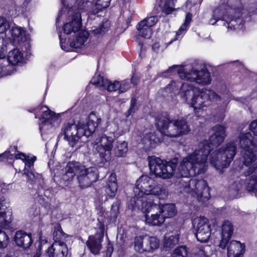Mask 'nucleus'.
I'll return each instance as SVG.
<instances>
[{
  "label": "nucleus",
  "instance_id": "nucleus-1",
  "mask_svg": "<svg viewBox=\"0 0 257 257\" xmlns=\"http://www.w3.org/2000/svg\"><path fill=\"white\" fill-rule=\"evenodd\" d=\"M236 150V144L230 142L211 151L210 145L204 141L184 157L179 165L174 161L166 162L154 156H149L147 160L151 172L163 179L188 178L205 173L209 164L218 170L227 167L233 160Z\"/></svg>",
  "mask_w": 257,
  "mask_h": 257
},
{
  "label": "nucleus",
  "instance_id": "nucleus-2",
  "mask_svg": "<svg viewBox=\"0 0 257 257\" xmlns=\"http://www.w3.org/2000/svg\"><path fill=\"white\" fill-rule=\"evenodd\" d=\"M134 193L135 196L131 199L128 208L133 210L141 209L145 214L144 221L146 224L152 226L162 225L165 220L160 206L155 203L149 195L164 200L168 196L167 187L147 175H142L136 182Z\"/></svg>",
  "mask_w": 257,
  "mask_h": 257
},
{
  "label": "nucleus",
  "instance_id": "nucleus-3",
  "mask_svg": "<svg viewBox=\"0 0 257 257\" xmlns=\"http://www.w3.org/2000/svg\"><path fill=\"white\" fill-rule=\"evenodd\" d=\"M180 92L181 97L196 111L207 107L210 102H218L222 100L221 105L215 109V116L219 120L224 119L226 106L229 101L228 97H222L214 91L206 88L200 91L198 87L188 83H183Z\"/></svg>",
  "mask_w": 257,
  "mask_h": 257
},
{
  "label": "nucleus",
  "instance_id": "nucleus-4",
  "mask_svg": "<svg viewBox=\"0 0 257 257\" xmlns=\"http://www.w3.org/2000/svg\"><path fill=\"white\" fill-rule=\"evenodd\" d=\"M101 121L100 116L96 112H92L88 115L86 124L80 122L78 124H67L63 129L64 138L69 145L73 147L83 136L87 138L91 135Z\"/></svg>",
  "mask_w": 257,
  "mask_h": 257
},
{
  "label": "nucleus",
  "instance_id": "nucleus-5",
  "mask_svg": "<svg viewBox=\"0 0 257 257\" xmlns=\"http://www.w3.org/2000/svg\"><path fill=\"white\" fill-rule=\"evenodd\" d=\"M75 176H77L81 188L88 187L97 180V174L94 168H86L78 162H70L65 167V173L62 177L66 186L71 184Z\"/></svg>",
  "mask_w": 257,
  "mask_h": 257
},
{
  "label": "nucleus",
  "instance_id": "nucleus-6",
  "mask_svg": "<svg viewBox=\"0 0 257 257\" xmlns=\"http://www.w3.org/2000/svg\"><path fill=\"white\" fill-rule=\"evenodd\" d=\"M236 143L245 152L243 156L244 175L252 174L257 170V156L252 151L257 149V139L252 137L250 133H241Z\"/></svg>",
  "mask_w": 257,
  "mask_h": 257
},
{
  "label": "nucleus",
  "instance_id": "nucleus-7",
  "mask_svg": "<svg viewBox=\"0 0 257 257\" xmlns=\"http://www.w3.org/2000/svg\"><path fill=\"white\" fill-rule=\"evenodd\" d=\"M167 73L172 75L178 74L182 79L202 85L209 84L211 81L210 74L207 69L204 67L200 70L193 67H184L174 65L169 68Z\"/></svg>",
  "mask_w": 257,
  "mask_h": 257
},
{
  "label": "nucleus",
  "instance_id": "nucleus-8",
  "mask_svg": "<svg viewBox=\"0 0 257 257\" xmlns=\"http://www.w3.org/2000/svg\"><path fill=\"white\" fill-rule=\"evenodd\" d=\"M162 134L170 138H176L188 134L190 130L186 120L179 118L171 121L166 116H160L156 122Z\"/></svg>",
  "mask_w": 257,
  "mask_h": 257
},
{
  "label": "nucleus",
  "instance_id": "nucleus-9",
  "mask_svg": "<svg viewBox=\"0 0 257 257\" xmlns=\"http://www.w3.org/2000/svg\"><path fill=\"white\" fill-rule=\"evenodd\" d=\"M179 183L180 186L179 189L181 193L189 194L202 201L209 198V188L204 180H197L193 179L187 182L182 179Z\"/></svg>",
  "mask_w": 257,
  "mask_h": 257
},
{
  "label": "nucleus",
  "instance_id": "nucleus-10",
  "mask_svg": "<svg viewBox=\"0 0 257 257\" xmlns=\"http://www.w3.org/2000/svg\"><path fill=\"white\" fill-rule=\"evenodd\" d=\"M40 118V131L42 136L46 134L51 133L54 127L57 126L60 122V119L58 115L51 111L46 106H41L36 110L35 117L37 118L41 114Z\"/></svg>",
  "mask_w": 257,
  "mask_h": 257
},
{
  "label": "nucleus",
  "instance_id": "nucleus-11",
  "mask_svg": "<svg viewBox=\"0 0 257 257\" xmlns=\"http://www.w3.org/2000/svg\"><path fill=\"white\" fill-rule=\"evenodd\" d=\"M227 13L224 7L215 9L213 11L212 18L209 21L210 24L213 25L218 21L221 20L224 22L223 25L228 30L233 31L241 29L242 27L241 20L239 17L233 19L228 14H225Z\"/></svg>",
  "mask_w": 257,
  "mask_h": 257
},
{
  "label": "nucleus",
  "instance_id": "nucleus-12",
  "mask_svg": "<svg viewBox=\"0 0 257 257\" xmlns=\"http://www.w3.org/2000/svg\"><path fill=\"white\" fill-rule=\"evenodd\" d=\"M192 225L197 240L201 242L208 241L211 233L209 220L204 216L197 217L192 220Z\"/></svg>",
  "mask_w": 257,
  "mask_h": 257
},
{
  "label": "nucleus",
  "instance_id": "nucleus-13",
  "mask_svg": "<svg viewBox=\"0 0 257 257\" xmlns=\"http://www.w3.org/2000/svg\"><path fill=\"white\" fill-rule=\"evenodd\" d=\"M114 139L103 135L97 138L93 143V148L101 158L107 161L110 159Z\"/></svg>",
  "mask_w": 257,
  "mask_h": 257
},
{
  "label": "nucleus",
  "instance_id": "nucleus-14",
  "mask_svg": "<svg viewBox=\"0 0 257 257\" xmlns=\"http://www.w3.org/2000/svg\"><path fill=\"white\" fill-rule=\"evenodd\" d=\"M88 37V33L84 31H80L76 34V38L72 41L69 45L65 43V40L62 38L61 35H59L60 46L63 50L65 51H70V48L76 49L81 48L84 45Z\"/></svg>",
  "mask_w": 257,
  "mask_h": 257
},
{
  "label": "nucleus",
  "instance_id": "nucleus-15",
  "mask_svg": "<svg viewBox=\"0 0 257 257\" xmlns=\"http://www.w3.org/2000/svg\"><path fill=\"white\" fill-rule=\"evenodd\" d=\"M158 21V18L156 16L147 17L140 22L137 25V28L139 35L141 37L149 38L152 34V28Z\"/></svg>",
  "mask_w": 257,
  "mask_h": 257
},
{
  "label": "nucleus",
  "instance_id": "nucleus-16",
  "mask_svg": "<svg viewBox=\"0 0 257 257\" xmlns=\"http://www.w3.org/2000/svg\"><path fill=\"white\" fill-rule=\"evenodd\" d=\"M8 44L6 34L0 35V75L1 76L8 74L9 73L8 68L10 67L8 61L6 60Z\"/></svg>",
  "mask_w": 257,
  "mask_h": 257
},
{
  "label": "nucleus",
  "instance_id": "nucleus-17",
  "mask_svg": "<svg viewBox=\"0 0 257 257\" xmlns=\"http://www.w3.org/2000/svg\"><path fill=\"white\" fill-rule=\"evenodd\" d=\"M63 30L67 35L78 34L80 31H84L82 30L81 17L79 13L72 16L71 20L64 25Z\"/></svg>",
  "mask_w": 257,
  "mask_h": 257
},
{
  "label": "nucleus",
  "instance_id": "nucleus-18",
  "mask_svg": "<svg viewBox=\"0 0 257 257\" xmlns=\"http://www.w3.org/2000/svg\"><path fill=\"white\" fill-rule=\"evenodd\" d=\"M212 130L213 133L210 137V143L213 146H218L223 142L226 136V127L217 124L212 128Z\"/></svg>",
  "mask_w": 257,
  "mask_h": 257
},
{
  "label": "nucleus",
  "instance_id": "nucleus-19",
  "mask_svg": "<svg viewBox=\"0 0 257 257\" xmlns=\"http://www.w3.org/2000/svg\"><path fill=\"white\" fill-rule=\"evenodd\" d=\"M68 248L64 242L55 241L48 248L47 254L49 257H66Z\"/></svg>",
  "mask_w": 257,
  "mask_h": 257
},
{
  "label": "nucleus",
  "instance_id": "nucleus-20",
  "mask_svg": "<svg viewBox=\"0 0 257 257\" xmlns=\"http://www.w3.org/2000/svg\"><path fill=\"white\" fill-rule=\"evenodd\" d=\"M103 238V235H99L98 233L90 235L88 237L86 245L92 253L97 254L99 253L102 248L101 243Z\"/></svg>",
  "mask_w": 257,
  "mask_h": 257
},
{
  "label": "nucleus",
  "instance_id": "nucleus-21",
  "mask_svg": "<svg viewBox=\"0 0 257 257\" xmlns=\"http://www.w3.org/2000/svg\"><path fill=\"white\" fill-rule=\"evenodd\" d=\"M0 158H6L7 160H12L14 158L16 159H21L25 161V168H26L27 169H31L30 168L33 165L36 159L35 157L30 158L22 153L14 155L11 153L10 151H6L4 153L0 155Z\"/></svg>",
  "mask_w": 257,
  "mask_h": 257
},
{
  "label": "nucleus",
  "instance_id": "nucleus-22",
  "mask_svg": "<svg viewBox=\"0 0 257 257\" xmlns=\"http://www.w3.org/2000/svg\"><path fill=\"white\" fill-rule=\"evenodd\" d=\"M233 228L231 222L228 220L223 222L221 229V239L220 243V247L224 248L230 239L233 233Z\"/></svg>",
  "mask_w": 257,
  "mask_h": 257
},
{
  "label": "nucleus",
  "instance_id": "nucleus-23",
  "mask_svg": "<svg viewBox=\"0 0 257 257\" xmlns=\"http://www.w3.org/2000/svg\"><path fill=\"white\" fill-rule=\"evenodd\" d=\"M245 246L236 240L231 241L227 247V257H242Z\"/></svg>",
  "mask_w": 257,
  "mask_h": 257
},
{
  "label": "nucleus",
  "instance_id": "nucleus-24",
  "mask_svg": "<svg viewBox=\"0 0 257 257\" xmlns=\"http://www.w3.org/2000/svg\"><path fill=\"white\" fill-rule=\"evenodd\" d=\"M11 36L10 40L14 44H19L25 42L27 38L26 36L25 31L18 26L12 27L10 31Z\"/></svg>",
  "mask_w": 257,
  "mask_h": 257
},
{
  "label": "nucleus",
  "instance_id": "nucleus-25",
  "mask_svg": "<svg viewBox=\"0 0 257 257\" xmlns=\"http://www.w3.org/2000/svg\"><path fill=\"white\" fill-rule=\"evenodd\" d=\"M15 241L17 245L26 249L31 246L33 241L30 234L19 231L16 233Z\"/></svg>",
  "mask_w": 257,
  "mask_h": 257
},
{
  "label": "nucleus",
  "instance_id": "nucleus-26",
  "mask_svg": "<svg viewBox=\"0 0 257 257\" xmlns=\"http://www.w3.org/2000/svg\"><path fill=\"white\" fill-rule=\"evenodd\" d=\"M23 59V54L19 49H14L10 51L8 54V59H6L8 61V65L10 66V68H8L9 73L6 75L11 74L10 70L11 69L12 66L9 65V63L13 65H15L21 63Z\"/></svg>",
  "mask_w": 257,
  "mask_h": 257
},
{
  "label": "nucleus",
  "instance_id": "nucleus-27",
  "mask_svg": "<svg viewBox=\"0 0 257 257\" xmlns=\"http://www.w3.org/2000/svg\"><path fill=\"white\" fill-rule=\"evenodd\" d=\"M117 188L116 175L112 173L107 179L106 192L109 196L113 197L116 193Z\"/></svg>",
  "mask_w": 257,
  "mask_h": 257
},
{
  "label": "nucleus",
  "instance_id": "nucleus-28",
  "mask_svg": "<svg viewBox=\"0 0 257 257\" xmlns=\"http://www.w3.org/2000/svg\"><path fill=\"white\" fill-rule=\"evenodd\" d=\"M159 205L160 206V210H161V212L163 216H164L165 220L166 218L172 217L177 214V211L174 204H160Z\"/></svg>",
  "mask_w": 257,
  "mask_h": 257
},
{
  "label": "nucleus",
  "instance_id": "nucleus-29",
  "mask_svg": "<svg viewBox=\"0 0 257 257\" xmlns=\"http://www.w3.org/2000/svg\"><path fill=\"white\" fill-rule=\"evenodd\" d=\"M142 143L145 145L146 150L154 148L160 142V139L157 137L155 133L147 134L142 140Z\"/></svg>",
  "mask_w": 257,
  "mask_h": 257
},
{
  "label": "nucleus",
  "instance_id": "nucleus-30",
  "mask_svg": "<svg viewBox=\"0 0 257 257\" xmlns=\"http://www.w3.org/2000/svg\"><path fill=\"white\" fill-rule=\"evenodd\" d=\"M11 221V212L0 207V227L6 228Z\"/></svg>",
  "mask_w": 257,
  "mask_h": 257
},
{
  "label": "nucleus",
  "instance_id": "nucleus-31",
  "mask_svg": "<svg viewBox=\"0 0 257 257\" xmlns=\"http://www.w3.org/2000/svg\"><path fill=\"white\" fill-rule=\"evenodd\" d=\"M159 245V239L154 236L145 238V249L146 251L151 252L158 248Z\"/></svg>",
  "mask_w": 257,
  "mask_h": 257
},
{
  "label": "nucleus",
  "instance_id": "nucleus-32",
  "mask_svg": "<svg viewBox=\"0 0 257 257\" xmlns=\"http://www.w3.org/2000/svg\"><path fill=\"white\" fill-rule=\"evenodd\" d=\"M110 22L107 20L102 22L98 28H95L92 31L94 35L99 37L107 32L110 27Z\"/></svg>",
  "mask_w": 257,
  "mask_h": 257
},
{
  "label": "nucleus",
  "instance_id": "nucleus-33",
  "mask_svg": "<svg viewBox=\"0 0 257 257\" xmlns=\"http://www.w3.org/2000/svg\"><path fill=\"white\" fill-rule=\"evenodd\" d=\"M182 84L178 81H171L165 88L166 91L169 93H173L175 95L179 94L181 96V89Z\"/></svg>",
  "mask_w": 257,
  "mask_h": 257
},
{
  "label": "nucleus",
  "instance_id": "nucleus-34",
  "mask_svg": "<svg viewBox=\"0 0 257 257\" xmlns=\"http://www.w3.org/2000/svg\"><path fill=\"white\" fill-rule=\"evenodd\" d=\"M134 248L135 251L140 253L146 251L145 249V238L142 236L136 237L134 242Z\"/></svg>",
  "mask_w": 257,
  "mask_h": 257
},
{
  "label": "nucleus",
  "instance_id": "nucleus-35",
  "mask_svg": "<svg viewBox=\"0 0 257 257\" xmlns=\"http://www.w3.org/2000/svg\"><path fill=\"white\" fill-rule=\"evenodd\" d=\"M127 150V143L125 141L117 142V145L114 148L115 155L119 157L124 156Z\"/></svg>",
  "mask_w": 257,
  "mask_h": 257
},
{
  "label": "nucleus",
  "instance_id": "nucleus-36",
  "mask_svg": "<svg viewBox=\"0 0 257 257\" xmlns=\"http://www.w3.org/2000/svg\"><path fill=\"white\" fill-rule=\"evenodd\" d=\"M157 2L162 7V11L166 14H169L173 11V0H157Z\"/></svg>",
  "mask_w": 257,
  "mask_h": 257
},
{
  "label": "nucleus",
  "instance_id": "nucleus-37",
  "mask_svg": "<svg viewBox=\"0 0 257 257\" xmlns=\"http://www.w3.org/2000/svg\"><path fill=\"white\" fill-rule=\"evenodd\" d=\"M179 242V235L176 234L169 236H166L164 238V245L166 247H173Z\"/></svg>",
  "mask_w": 257,
  "mask_h": 257
},
{
  "label": "nucleus",
  "instance_id": "nucleus-38",
  "mask_svg": "<svg viewBox=\"0 0 257 257\" xmlns=\"http://www.w3.org/2000/svg\"><path fill=\"white\" fill-rule=\"evenodd\" d=\"M247 183V188L249 191L257 192V176L253 174Z\"/></svg>",
  "mask_w": 257,
  "mask_h": 257
},
{
  "label": "nucleus",
  "instance_id": "nucleus-39",
  "mask_svg": "<svg viewBox=\"0 0 257 257\" xmlns=\"http://www.w3.org/2000/svg\"><path fill=\"white\" fill-rule=\"evenodd\" d=\"M172 257H187L186 247L181 246L176 248L173 252Z\"/></svg>",
  "mask_w": 257,
  "mask_h": 257
},
{
  "label": "nucleus",
  "instance_id": "nucleus-40",
  "mask_svg": "<svg viewBox=\"0 0 257 257\" xmlns=\"http://www.w3.org/2000/svg\"><path fill=\"white\" fill-rule=\"evenodd\" d=\"M11 188L12 185L11 184H0V202L5 201L4 195L8 192Z\"/></svg>",
  "mask_w": 257,
  "mask_h": 257
},
{
  "label": "nucleus",
  "instance_id": "nucleus-41",
  "mask_svg": "<svg viewBox=\"0 0 257 257\" xmlns=\"http://www.w3.org/2000/svg\"><path fill=\"white\" fill-rule=\"evenodd\" d=\"M119 81H115L111 82L107 80L105 82V84L104 87L108 91H118Z\"/></svg>",
  "mask_w": 257,
  "mask_h": 257
},
{
  "label": "nucleus",
  "instance_id": "nucleus-42",
  "mask_svg": "<svg viewBox=\"0 0 257 257\" xmlns=\"http://www.w3.org/2000/svg\"><path fill=\"white\" fill-rule=\"evenodd\" d=\"M9 28V22L5 18L0 17V35L5 34L6 32Z\"/></svg>",
  "mask_w": 257,
  "mask_h": 257
},
{
  "label": "nucleus",
  "instance_id": "nucleus-43",
  "mask_svg": "<svg viewBox=\"0 0 257 257\" xmlns=\"http://www.w3.org/2000/svg\"><path fill=\"white\" fill-rule=\"evenodd\" d=\"M107 80L100 75H96L93 78L92 83L98 87H104Z\"/></svg>",
  "mask_w": 257,
  "mask_h": 257
},
{
  "label": "nucleus",
  "instance_id": "nucleus-44",
  "mask_svg": "<svg viewBox=\"0 0 257 257\" xmlns=\"http://www.w3.org/2000/svg\"><path fill=\"white\" fill-rule=\"evenodd\" d=\"M9 243V237L6 233L0 229V248L6 247Z\"/></svg>",
  "mask_w": 257,
  "mask_h": 257
},
{
  "label": "nucleus",
  "instance_id": "nucleus-45",
  "mask_svg": "<svg viewBox=\"0 0 257 257\" xmlns=\"http://www.w3.org/2000/svg\"><path fill=\"white\" fill-rule=\"evenodd\" d=\"M110 213V220L114 221L119 214V205L118 203H115L112 205Z\"/></svg>",
  "mask_w": 257,
  "mask_h": 257
},
{
  "label": "nucleus",
  "instance_id": "nucleus-46",
  "mask_svg": "<svg viewBox=\"0 0 257 257\" xmlns=\"http://www.w3.org/2000/svg\"><path fill=\"white\" fill-rule=\"evenodd\" d=\"M130 84L127 81L123 80L120 82H119V86H118V92L119 93H123L125 92L130 88Z\"/></svg>",
  "mask_w": 257,
  "mask_h": 257
},
{
  "label": "nucleus",
  "instance_id": "nucleus-47",
  "mask_svg": "<svg viewBox=\"0 0 257 257\" xmlns=\"http://www.w3.org/2000/svg\"><path fill=\"white\" fill-rule=\"evenodd\" d=\"M110 0H98L96 5L98 6V9L101 10L107 8L110 4Z\"/></svg>",
  "mask_w": 257,
  "mask_h": 257
},
{
  "label": "nucleus",
  "instance_id": "nucleus-48",
  "mask_svg": "<svg viewBox=\"0 0 257 257\" xmlns=\"http://www.w3.org/2000/svg\"><path fill=\"white\" fill-rule=\"evenodd\" d=\"M24 174L26 175L28 178V179L34 181L35 179V175L34 173L31 169H27L26 168H24Z\"/></svg>",
  "mask_w": 257,
  "mask_h": 257
},
{
  "label": "nucleus",
  "instance_id": "nucleus-49",
  "mask_svg": "<svg viewBox=\"0 0 257 257\" xmlns=\"http://www.w3.org/2000/svg\"><path fill=\"white\" fill-rule=\"evenodd\" d=\"M189 26L183 23L180 29L176 32V38L177 40L180 38V36L185 33Z\"/></svg>",
  "mask_w": 257,
  "mask_h": 257
},
{
  "label": "nucleus",
  "instance_id": "nucleus-50",
  "mask_svg": "<svg viewBox=\"0 0 257 257\" xmlns=\"http://www.w3.org/2000/svg\"><path fill=\"white\" fill-rule=\"evenodd\" d=\"M192 18V14L190 13H188L186 16L185 21L184 22V24L189 26Z\"/></svg>",
  "mask_w": 257,
  "mask_h": 257
},
{
  "label": "nucleus",
  "instance_id": "nucleus-51",
  "mask_svg": "<svg viewBox=\"0 0 257 257\" xmlns=\"http://www.w3.org/2000/svg\"><path fill=\"white\" fill-rule=\"evenodd\" d=\"M99 229H100V230L101 231V234H99V235H103V236H104V230H105V226H104V224L100 223Z\"/></svg>",
  "mask_w": 257,
  "mask_h": 257
},
{
  "label": "nucleus",
  "instance_id": "nucleus-52",
  "mask_svg": "<svg viewBox=\"0 0 257 257\" xmlns=\"http://www.w3.org/2000/svg\"><path fill=\"white\" fill-rule=\"evenodd\" d=\"M138 80V77L136 76L133 75L132 78V82L134 84L136 85L137 83Z\"/></svg>",
  "mask_w": 257,
  "mask_h": 257
},
{
  "label": "nucleus",
  "instance_id": "nucleus-53",
  "mask_svg": "<svg viewBox=\"0 0 257 257\" xmlns=\"http://www.w3.org/2000/svg\"><path fill=\"white\" fill-rule=\"evenodd\" d=\"M133 107H134V102H133V100H132V104H131V108H130V109L128 110L127 111V116L130 115L133 111Z\"/></svg>",
  "mask_w": 257,
  "mask_h": 257
},
{
  "label": "nucleus",
  "instance_id": "nucleus-54",
  "mask_svg": "<svg viewBox=\"0 0 257 257\" xmlns=\"http://www.w3.org/2000/svg\"><path fill=\"white\" fill-rule=\"evenodd\" d=\"M33 257H40V254L39 252H37Z\"/></svg>",
  "mask_w": 257,
  "mask_h": 257
},
{
  "label": "nucleus",
  "instance_id": "nucleus-55",
  "mask_svg": "<svg viewBox=\"0 0 257 257\" xmlns=\"http://www.w3.org/2000/svg\"><path fill=\"white\" fill-rule=\"evenodd\" d=\"M158 48L159 47V45L157 44H154L153 46V49H155V48Z\"/></svg>",
  "mask_w": 257,
  "mask_h": 257
},
{
  "label": "nucleus",
  "instance_id": "nucleus-56",
  "mask_svg": "<svg viewBox=\"0 0 257 257\" xmlns=\"http://www.w3.org/2000/svg\"><path fill=\"white\" fill-rule=\"evenodd\" d=\"M6 257H17L16 256L14 255H10V254H7Z\"/></svg>",
  "mask_w": 257,
  "mask_h": 257
},
{
  "label": "nucleus",
  "instance_id": "nucleus-57",
  "mask_svg": "<svg viewBox=\"0 0 257 257\" xmlns=\"http://www.w3.org/2000/svg\"><path fill=\"white\" fill-rule=\"evenodd\" d=\"M60 17H61V16H60V15H59L58 16V18H57V20H56V23H58L59 19L60 18Z\"/></svg>",
  "mask_w": 257,
  "mask_h": 257
},
{
  "label": "nucleus",
  "instance_id": "nucleus-58",
  "mask_svg": "<svg viewBox=\"0 0 257 257\" xmlns=\"http://www.w3.org/2000/svg\"><path fill=\"white\" fill-rule=\"evenodd\" d=\"M187 6H188L190 5V2L189 1H188L186 3Z\"/></svg>",
  "mask_w": 257,
  "mask_h": 257
},
{
  "label": "nucleus",
  "instance_id": "nucleus-59",
  "mask_svg": "<svg viewBox=\"0 0 257 257\" xmlns=\"http://www.w3.org/2000/svg\"><path fill=\"white\" fill-rule=\"evenodd\" d=\"M64 1H65V0H62V3H64Z\"/></svg>",
  "mask_w": 257,
  "mask_h": 257
}]
</instances>
